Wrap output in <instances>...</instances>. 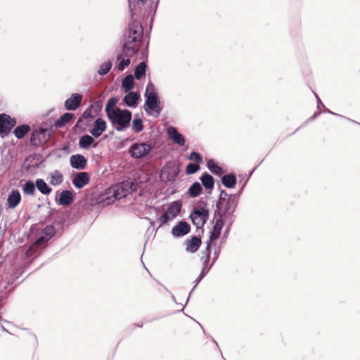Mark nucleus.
Returning a JSON list of instances; mask_svg holds the SVG:
<instances>
[{
    "label": "nucleus",
    "instance_id": "obj_39",
    "mask_svg": "<svg viewBox=\"0 0 360 360\" xmlns=\"http://www.w3.org/2000/svg\"><path fill=\"white\" fill-rule=\"evenodd\" d=\"M111 68H112L111 61L110 60L106 61L101 65V66L98 70V73L100 75H105L110 71Z\"/></svg>",
    "mask_w": 360,
    "mask_h": 360
},
{
    "label": "nucleus",
    "instance_id": "obj_13",
    "mask_svg": "<svg viewBox=\"0 0 360 360\" xmlns=\"http://www.w3.org/2000/svg\"><path fill=\"white\" fill-rule=\"evenodd\" d=\"M82 100V94H72L71 96L65 101V107L68 110H75L79 106Z\"/></svg>",
    "mask_w": 360,
    "mask_h": 360
},
{
    "label": "nucleus",
    "instance_id": "obj_27",
    "mask_svg": "<svg viewBox=\"0 0 360 360\" xmlns=\"http://www.w3.org/2000/svg\"><path fill=\"white\" fill-rule=\"evenodd\" d=\"M221 181L225 187L232 188L236 184V178L233 174H227L222 177Z\"/></svg>",
    "mask_w": 360,
    "mask_h": 360
},
{
    "label": "nucleus",
    "instance_id": "obj_22",
    "mask_svg": "<svg viewBox=\"0 0 360 360\" xmlns=\"http://www.w3.org/2000/svg\"><path fill=\"white\" fill-rule=\"evenodd\" d=\"M129 93L124 97V102L128 106L131 108H135L137 105V101L139 99V96L132 91H128Z\"/></svg>",
    "mask_w": 360,
    "mask_h": 360
},
{
    "label": "nucleus",
    "instance_id": "obj_5",
    "mask_svg": "<svg viewBox=\"0 0 360 360\" xmlns=\"http://www.w3.org/2000/svg\"><path fill=\"white\" fill-rule=\"evenodd\" d=\"M238 202L236 196L233 195H229L227 199H219L217 203V209L221 213L220 217L226 219L232 215L234 212Z\"/></svg>",
    "mask_w": 360,
    "mask_h": 360
},
{
    "label": "nucleus",
    "instance_id": "obj_19",
    "mask_svg": "<svg viewBox=\"0 0 360 360\" xmlns=\"http://www.w3.org/2000/svg\"><path fill=\"white\" fill-rule=\"evenodd\" d=\"M186 250L191 253L195 252L201 245V240L197 236H192L191 239H188L185 242Z\"/></svg>",
    "mask_w": 360,
    "mask_h": 360
},
{
    "label": "nucleus",
    "instance_id": "obj_35",
    "mask_svg": "<svg viewBox=\"0 0 360 360\" xmlns=\"http://www.w3.org/2000/svg\"><path fill=\"white\" fill-rule=\"evenodd\" d=\"M73 118V115L70 112L63 114L56 122V126L62 127L68 123Z\"/></svg>",
    "mask_w": 360,
    "mask_h": 360
},
{
    "label": "nucleus",
    "instance_id": "obj_41",
    "mask_svg": "<svg viewBox=\"0 0 360 360\" xmlns=\"http://www.w3.org/2000/svg\"><path fill=\"white\" fill-rule=\"evenodd\" d=\"M200 169V167L198 164L189 163L186 169L187 174H193Z\"/></svg>",
    "mask_w": 360,
    "mask_h": 360
},
{
    "label": "nucleus",
    "instance_id": "obj_23",
    "mask_svg": "<svg viewBox=\"0 0 360 360\" xmlns=\"http://www.w3.org/2000/svg\"><path fill=\"white\" fill-rule=\"evenodd\" d=\"M49 183L53 186H58L63 181V175L58 170H54L49 174Z\"/></svg>",
    "mask_w": 360,
    "mask_h": 360
},
{
    "label": "nucleus",
    "instance_id": "obj_36",
    "mask_svg": "<svg viewBox=\"0 0 360 360\" xmlns=\"http://www.w3.org/2000/svg\"><path fill=\"white\" fill-rule=\"evenodd\" d=\"M146 65L142 62L139 64L134 71V77L137 79H140L146 73Z\"/></svg>",
    "mask_w": 360,
    "mask_h": 360
},
{
    "label": "nucleus",
    "instance_id": "obj_20",
    "mask_svg": "<svg viewBox=\"0 0 360 360\" xmlns=\"http://www.w3.org/2000/svg\"><path fill=\"white\" fill-rule=\"evenodd\" d=\"M189 231V225L185 221H181L172 228V233L174 236L179 237L187 234Z\"/></svg>",
    "mask_w": 360,
    "mask_h": 360
},
{
    "label": "nucleus",
    "instance_id": "obj_14",
    "mask_svg": "<svg viewBox=\"0 0 360 360\" xmlns=\"http://www.w3.org/2000/svg\"><path fill=\"white\" fill-rule=\"evenodd\" d=\"M106 129V122L101 118H97L92 129L90 131L91 135L96 138L99 137Z\"/></svg>",
    "mask_w": 360,
    "mask_h": 360
},
{
    "label": "nucleus",
    "instance_id": "obj_38",
    "mask_svg": "<svg viewBox=\"0 0 360 360\" xmlns=\"http://www.w3.org/2000/svg\"><path fill=\"white\" fill-rule=\"evenodd\" d=\"M117 103V99L115 97H112L110 99H108L105 105V111L108 115H109V112H110L112 110L115 109H120L119 108L115 106Z\"/></svg>",
    "mask_w": 360,
    "mask_h": 360
},
{
    "label": "nucleus",
    "instance_id": "obj_12",
    "mask_svg": "<svg viewBox=\"0 0 360 360\" xmlns=\"http://www.w3.org/2000/svg\"><path fill=\"white\" fill-rule=\"evenodd\" d=\"M14 119L6 114L0 115V134H7L15 124Z\"/></svg>",
    "mask_w": 360,
    "mask_h": 360
},
{
    "label": "nucleus",
    "instance_id": "obj_28",
    "mask_svg": "<svg viewBox=\"0 0 360 360\" xmlns=\"http://www.w3.org/2000/svg\"><path fill=\"white\" fill-rule=\"evenodd\" d=\"M122 87L125 92L130 91L134 87V77L131 75L126 76L122 82Z\"/></svg>",
    "mask_w": 360,
    "mask_h": 360
},
{
    "label": "nucleus",
    "instance_id": "obj_24",
    "mask_svg": "<svg viewBox=\"0 0 360 360\" xmlns=\"http://www.w3.org/2000/svg\"><path fill=\"white\" fill-rule=\"evenodd\" d=\"M73 201V195L70 191H63L59 197V204L61 205H68Z\"/></svg>",
    "mask_w": 360,
    "mask_h": 360
},
{
    "label": "nucleus",
    "instance_id": "obj_47",
    "mask_svg": "<svg viewBox=\"0 0 360 360\" xmlns=\"http://www.w3.org/2000/svg\"><path fill=\"white\" fill-rule=\"evenodd\" d=\"M349 120L352 121V122H354V120H349ZM355 123H356V122H355Z\"/></svg>",
    "mask_w": 360,
    "mask_h": 360
},
{
    "label": "nucleus",
    "instance_id": "obj_45",
    "mask_svg": "<svg viewBox=\"0 0 360 360\" xmlns=\"http://www.w3.org/2000/svg\"><path fill=\"white\" fill-rule=\"evenodd\" d=\"M202 279H200V276L196 278L195 282L196 285L201 281Z\"/></svg>",
    "mask_w": 360,
    "mask_h": 360
},
{
    "label": "nucleus",
    "instance_id": "obj_18",
    "mask_svg": "<svg viewBox=\"0 0 360 360\" xmlns=\"http://www.w3.org/2000/svg\"><path fill=\"white\" fill-rule=\"evenodd\" d=\"M89 181V176L86 172H79L77 174L72 180L73 185L77 188H82Z\"/></svg>",
    "mask_w": 360,
    "mask_h": 360
},
{
    "label": "nucleus",
    "instance_id": "obj_46",
    "mask_svg": "<svg viewBox=\"0 0 360 360\" xmlns=\"http://www.w3.org/2000/svg\"><path fill=\"white\" fill-rule=\"evenodd\" d=\"M325 111H326V112H328V113H330V114L336 115L335 113H334V112H331L330 110H328V109H327V110H326Z\"/></svg>",
    "mask_w": 360,
    "mask_h": 360
},
{
    "label": "nucleus",
    "instance_id": "obj_25",
    "mask_svg": "<svg viewBox=\"0 0 360 360\" xmlns=\"http://www.w3.org/2000/svg\"><path fill=\"white\" fill-rule=\"evenodd\" d=\"M36 187L39 191V192L44 195H49L52 191V189L42 179H37L36 180Z\"/></svg>",
    "mask_w": 360,
    "mask_h": 360
},
{
    "label": "nucleus",
    "instance_id": "obj_32",
    "mask_svg": "<svg viewBox=\"0 0 360 360\" xmlns=\"http://www.w3.org/2000/svg\"><path fill=\"white\" fill-rule=\"evenodd\" d=\"M124 54L122 53L117 56V59L120 60L117 65V68L120 71L124 70V68L130 64L129 58L127 57V58H124Z\"/></svg>",
    "mask_w": 360,
    "mask_h": 360
},
{
    "label": "nucleus",
    "instance_id": "obj_11",
    "mask_svg": "<svg viewBox=\"0 0 360 360\" xmlns=\"http://www.w3.org/2000/svg\"><path fill=\"white\" fill-rule=\"evenodd\" d=\"M140 41L136 39H131V37H127L122 49V52L125 57L130 58L138 51Z\"/></svg>",
    "mask_w": 360,
    "mask_h": 360
},
{
    "label": "nucleus",
    "instance_id": "obj_40",
    "mask_svg": "<svg viewBox=\"0 0 360 360\" xmlns=\"http://www.w3.org/2000/svg\"><path fill=\"white\" fill-rule=\"evenodd\" d=\"M202 254H203V255L201 257V260L203 262L204 267H203L200 274L199 275L200 279H202V278L207 274V272L209 271V270L211 267V266L209 267L207 266L209 262L207 263L205 262L206 252H204V251H203Z\"/></svg>",
    "mask_w": 360,
    "mask_h": 360
},
{
    "label": "nucleus",
    "instance_id": "obj_29",
    "mask_svg": "<svg viewBox=\"0 0 360 360\" xmlns=\"http://www.w3.org/2000/svg\"><path fill=\"white\" fill-rule=\"evenodd\" d=\"M94 139L89 135L82 136L79 141V146L82 148L87 149L93 143Z\"/></svg>",
    "mask_w": 360,
    "mask_h": 360
},
{
    "label": "nucleus",
    "instance_id": "obj_7",
    "mask_svg": "<svg viewBox=\"0 0 360 360\" xmlns=\"http://www.w3.org/2000/svg\"><path fill=\"white\" fill-rule=\"evenodd\" d=\"M51 129L48 128L39 127L32 133L30 143L35 146H41L46 143L50 137Z\"/></svg>",
    "mask_w": 360,
    "mask_h": 360
},
{
    "label": "nucleus",
    "instance_id": "obj_16",
    "mask_svg": "<svg viewBox=\"0 0 360 360\" xmlns=\"http://www.w3.org/2000/svg\"><path fill=\"white\" fill-rule=\"evenodd\" d=\"M167 133L169 137L176 144L184 146L185 144V139L183 135L178 132L177 129L174 127H169Z\"/></svg>",
    "mask_w": 360,
    "mask_h": 360
},
{
    "label": "nucleus",
    "instance_id": "obj_31",
    "mask_svg": "<svg viewBox=\"0 0 360 360\" xmlns=\"http://www.w3.org/2000/svg\"><path fill=\"white\" fill-rule=\"evenodd\" d=\"M200 180L202 182V184L207 189H212L214 186V179L213 177L208 174L205 173L201 177Z\"/></svg>",
    "mask_w": 360,
    "mask_h": 360
},
{
    "label": "nucleus",
    "instance_id": "obj_6",
    "mask_svg": "<svg viewBox=\"0 0 360 360\" xmlns=\"http://www.w3.org/2000/svg\"><path fill=\"white\" fill-rule=\"evenodd\" d=\"M181 207L182 203L179 200L169 204L165 212L158 219L159 226L166 224L176 218L180 213Z\"/></svg>",
    "mask_w": 360,
    "mask_h": 360
},
{
    "label": "nucleus",
    "instance_id": "obj_8",
    "mask_svg": "<svg viewBox=\"0 0 360 360\" xmlns=\"http://www.w3.org/2000/svg\"><path fill=\"white\" fill-rule=\"evenodd\" d=\"M209 216L208 210L204 207H196L191 212L190 218L197 229L202 228L206 223Z\"/></svg>",
    "mask_w": 360,
    "mask_h": 360
},
{
    "label": "nucleus",
    "instance_id": "obj_21",
    "mask_svg": "<svg viewBox=\"0 0 360 360\" xmlns=\"http://www.w3.org/2000/svg\"><path fill=\"white\" fill-rule=\"evenodd\" d=\"M112 196L116 200L122 199L127 196L128 191L124 188L123 184H117L110 189Z\"/></svg>",
    "mask_w": 360,
    "mask_h": 360
},
{
    "label": "nucleus",
    "instance_id": "obj_1",
    "mask_svg": "<svg viewBox=\"0 0 360 360\" xmlns=\"http://www.w3.org/2000/svg\"><path fill=\"white\" fill-rule=\"evenodd\" d=\"M129 8L133 21L129 25V34L131 39L141 40L143 37V27L137 21L139 17H146L153 12L152 3L149 0H128Z\"/></svg>",
    "mask_w": 360,
    "mask_h": 360
},
{
    "label": "nucleus",
    "instance_id": "obj_9",
    "mask_svg": "<svg viewBox=\"0 0 360 360\" xmlns=\"http://www.w3.org/2000/svg\"><path fill=\"white\" fill-rule=\"evenodd\" d=\"M56 231L53 226H46L40 233V236L30 247V250H35L49 241L54 235Z\"/></svg>",
    "mask_w": 360,
    "mask_h": 360
},
{
    "label": "nucleus",
    "instance_id": "obj_15",
    "mask_svg": "<svg viewBox=\"0 0 360 360\" xmlns=\"http://www.w3.org/2000/svg\"><path fill=\"white\" fill-rule=\"evenodd\" d=\"M70 162L72 167L77 169H84L86 165L85 157L80 154L72 155Z\"/></svg>",
    "mask_w": 360,
    "mask_h": 360
},
{
    "label": "nucleus",
    "instance_id": "obj_43",
    "mask_svg": "<svg viewBox=\"0 0 360 360\" xmlns=\"http://www.w3.org/2000/svg\"><path fill=\"white\" fill-rule=\"evenodd\" d=\"M229 195H228L225 191H221V193H220L219 199H221V198H222V199L226 200V199H227Z\"/></svg>",
    "mask_w": 360,
    "mask_h": 360
},
{
    "label": "nucleus",
    "instance_id": "obj_26",
    "mask_svg": "<svg viewBox=\"0 0 360 360\" xmlns=\"http://www.w3.org/2000/svg\"><path fill=\"white\" fill-rule=\"evenodd\" d=\"M207 166L210 172L214 174L220 175L224 172V169L212 159H210L207 161Z\"/></svg>",
    "mask_w": 360,
    "mask_h": 360
},
{
    "label": "nucleus",
    "instance_id": "obj_10",
    "mask_svg": "<svg viewBox=\"0 0 360 360\" xmlns=\"http://www.w3.org/2000/svg\"><path fill=\"white\" fill-rule=\"evenodd\" d=\"M151 150V146L146 143H135L129 148L134 158L140 159L146 156Z\"/></svg>",
    "mask_w": 360,
    "mask_h": 360
},
{
    "label": "nucleus",
    "instance_id": "obj_17",
    "mask_svg": "<svg viewBox=\"0 0 360 360\" xmlns=\"http://www.w3.org/2000/svg\"><path fill=\"white\" fill-rule=\"evenodd\" d=\"M21 201V195L18 190H13L7 198V206L9 209L15 208Z\"/></svg>",
    "mask_w": 360,
    "mask_h": 360
},
{
    "label": "nucleus",
    "instance_id": "obj_37",
    "mask_svg": "<svg viewBox=\"0 0 360 360\" xmlns=\"http://www.w3.org/2000/svg\"><path fill=\"white\" fill-rule=\"evenodd\" d=\"M131 129L136 132H141L143 129L142 120L139 117H135L132 121Z\"/></svg>",
    "mask_w": 360,
    "mask_h": 360
},
{
    "label": "nucleus",
    "instance_id": "obj_4",
    "mask_svg": "<svg viewBox=\"0 0 360 360\" xmlns=\"http://www.w3.org/2000/svg\"><path fill=\"white\" fill-rule=\"evenodd\" d=\"M112 126L117 131H124L129 127L131 112L128 110L115 109L108 115Z\"/></svg>",
    "mask_w": 360,
    "mask_h": 360
},
{
    "label": "nucleus",
    "instance_id": "obj_34",
    "mask_svg": "<svg viewBox=\"0 0 360 360\" xmlns=\"http://www.w3.org/2000/svg\"><path fill=\"white\" fill-rule=\"evenodd\" d=\"M201 191L202 187L200 183L195 182L190 186L188 193L190 196L195 198L199 195Z\"/></svg>",
    "mask_w": 360,
    "mask_h": 360
},
{
    "label": "nucleus",
    "instance_id": "obj_2",
    "mask_svg": "<svg viewBox=\"0 0 360 360\" xmlns=\"http://www.w3.org/2000/svg\"><path fill=\"white\" fill-rule=\"evenodd\" d=\"M224 218L220 217L217 219L213 227V230L211 232L209 240L207 241V247L204 252L205 254V262L207 263L210 261V250L212 245L214 246V252L213 257V262L216 261L217 257H219L220 252V248L217 246L216 240L219 238L221 234V229L224 226Z\"/></svg>",
    "mask_w": 360,
    "mask_h": 360
},
{
    "label": "nucleus",
    "instance_id": "obj_3",
    "mask_svg": "<svg viewBox=\"0 0 360 360\" xmlns=\"http://www.w3.org/2000/svg\"><path fill=\"white\" fill-rule=\"evenodd\" d=\"M145 97L146 98L145 103L146 111L150 115L154 117L159 116L162 110V108L160 105L158 96L157 93L155 92V86L151 82H149L147 84L145 92Z\"/></svg>",
    "mask_w": 360,
    "mask_h": 360
},
{
    "label": "nucleus",
    "instance_id": "obj_42",
    "mask_svg": "<svg viewBox=\"0 0 360 360\" xmlns=\"http://www.w3.org/2000/svg\"><path fill=\"white\" fill-rule=\"evenodd\" d=\"M188 159L190 160H192V161H194L196 163L199 164L202 162V158L201 156L200 155L199 153L195 152V151H193L190 153V155L188 157Z\"/></svg>",
    "mask_w": 360,
    "mask_h": 360
},
{
    "label": "nucleus",
    "instance_id": "obj_44",
    "mask_svg": "<svg viewBox=\"0 0 360 360\" xmlns=\"http://www.w3.org/2000/svg\"><path fill=\"white\" fill-rule=\"evenodd\" d=\"M316 97V99H317V101H318V108L319 107V105H323L322 103H321V99L319 98V97L318 96V95L315 94Z\"/></svg>",
    "mask_w": 360,
    "mask_h": 360
},
{
    "label": "nucleus",
    "instance_id": "obj_30",
    "mask_svg": "<svg viewBox=\"0 0 360 360\" xmlns=\"http://www.w3.org/2000/svg\"><path fill=\"white\" fill-rule=\"evenodd\" d=\"M30 127L27 124H22L20 126L17 127L14 129V134L18 139L23 138L25 134L30 131Z\"/></svg>",
    "mask_w": 360,
    "mask_h": 360
},
{
    "label": "nucleus",
    "instance_id": "obj_33",
    "mask_svg": "<svg viewBox=\"0 0 360 360\" xmlns=\"http://www.w3.org/2000/svg\"><path fill=\"white\" fill-rule=\"evenodd\" d=\"M35 187L36 183L34 184V182L31 181H27L22 186V191L25 195H32L34 193Z\"/></svg>",
    "mask_w": 360,
    "mask_h": 360
}]
</instances>
